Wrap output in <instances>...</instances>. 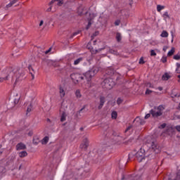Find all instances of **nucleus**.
I'll use <instances>...</instances> for the list:
<instances>
[{"label":"nucleus","mask_w":180,"mask_h":180,"mask_svg":"<svg viewBox=\"0 0 180 180\" xmlns=\"http://www.w3.org/2000/svg\"><path fill=\"white\" fill-rule=\"evenodd\" d=\"M117 103L118 105H120V103H122V99L121 98H118L117 101Z\"/></svg>","instance_id":"nucleus-41"},{"label":"nucleus","mask_w":180,"mask_h":180,"mask_svg":"<svg viewBox=\"0 0 180 180\" xmlns=\"http://www.w3.org/2000/svg\"><path fill=\"white\" fill-rule=\"evenodd\" d=\"M162 112H164V106L162 105L155 107L153 109L150 110V113L152 115L153 117H158L162 116Z\"/></svg>","instance_id":"nucleus-3"},{"label":"nucleus","mask_w":180,"mask_h":180,"mask_svg":"<svg viewBox=\"0 0 180 180\" xmlns=\"http://www.w3.org/2000/svg\"><path fill=\"white\" fill-rule=\"evenodd\" d=\"M77 35V33L75 34V36Z\"/></svg>","instance_id":"nucleus-60"},{"label":"nucleus","mask_w":180,"mask_h":180,"mask_svg":"<svg viewBox=\"0 0 180 180\" xmlns=\"http://www.w3.org/2000/svg\"><path fill=\"white\" fill-rule=\"evenodd\" d=\"M178 78H179V82H180V75H178Z\"/></svg>","instance_id":"nucleus-57"},{"label":"nucleus","mask_w":180,"mask_h":180,"mask_svg":"<svg viewBox=\"0 0 180 180\" xmlns=\"http://www.w3.org/2000/svg\"><path fill=\"white\" fill-rule=\"evenodd\" d=\"M146 146L148 147L150 151H153V153H155V154H158V153H160V146H158L157 142L154 141L153 140L150 141V142H147Z\"/></svg>","instance_id":"nucleus-4"},{"label":"nucleus","mask_w":180,"mask_h":180,"mask_svg":"<svg viewBox=\"0 0 180 180\" xmlns=\"http://www.w3.org/2000/svg\"><path fill=\"white\" fill-rule=\"evenodd\" d=\"M15 148L17 151H20V150H26V145L23 143H19L16 145Z\"/></svg>","instance_id":"nucleus-11"},{"label":"nucleus","mask_w":180,"mask_h":180,"mask_svg":"<svg viewBox=\"0 0 180 180\" xmlns=\"http://www.w3.org/2000/svg\"><path fill=\"white\" fill-rule=\"evenodd\" d=\"M101 85L104 89H112L115 86V82H113V79L108 78L103 80Z\"/></svg>","instance_id":"nucleus-5"},{"label":"nucleus","mask_w":180,"mask_h":180,"mask_svg":"<svg viewBox=\"0 0 180 180\" xmlns=\"http://www.w3.org/2000/svg\"><path fill=\"white\" fill-rule=\"evenodd\" d=\"M165 6H161V5H158L157 6V11L158 12H160L162 11V9H165Z\"/></svg>","instance_id":"nucleus-29"},{"label":"nucleus","mask_w":180,"mask_h":180,"mask_svg":"<svg viewBox=\"0 0 180 180\" xmlns=\"http://www.w3.org/2000/svg\"><path fill=\"white\" fill-rule=\"evenodd\" d=\"M175 129H176V130H177V131H179V132H180V125H176V126L175 127Z\"/></svg>","instance_id":"nucleus-40"},{"label":"nucleus","mask_w":180,"mask_h":180,"mask_svg":"<svg viewBox=\"0 0 180 180\" xmlns=\"http://www.w3.org/2000/svg\"><path fill=\"white\" fill-rule=\"evenodd\" d=\"M53 4H55L56 5H58V6H61L63 5V1H60V0H52L49 3V6H51V5H53Z\"/></svg>","instance_id":"nucleus-13"},{"label":"nucleus","mask_w":180,"mask_h":180,"mask_svg":"<svg viewBox=\"0 0 180 180\" xmlns=\"http://www.w3.org/2000/svg\"><path fill=\"white\" fill-rule=\"evenodd\" d=\"M115 26H119V25H120V20H117L115 22Z\"/></svg>","instance_id":"nucleus-37"},{"label":"nucleus","mask_w":180,"mask_h":180,"mask_svg":"<svg viewBox=\"0 0 180 180\" xmlns=\"http://www.w3.org/2000/svg\"><path fill=\"white\" fill-rule=\"evenodd\" d=\"M46 12H51V6L47 8Z\"/></svg>","instance_id":"nucleus-47"},{"label":"nucleus","mask_w":180,"mask_h":180,"mask_svg":"<svg viewBox=\"0 0 180 180\" xmlns=\"http://www.w3.org/2000/svg\"><path fill=\"white\" fill-rule=\"evenodd\" d=\"M135 122H137L138 123H139V124H144V123H146V122L144 121V120L141 119L140 117H137L135 119Z\"/></svg>","instance_id":"nucleus-19"},{"label":"nucleus","mask_w":180,"mask_h":180,"mask_svg":"<svg viewBox=\"0 0 180 180\" xmlns=\"http://www.w3.org/2000/svg\"><path fill=\"white\" fill-rule=\"evenodd\" d=\"M5 74H6V77H0V82L8 81L9 78H13V75H15V85H16L23 79V77H25V70L22 68L14 70L12 68H8L5 70Z\"/></svg>","instance_id":"nucleus-1"},{"label":"nucleus","mask_w":180,"mask_h":180,"mask_svg":"<svg viewBox=\"0 0 180 180\" xmlns=\"http://www.w3.org/2000/svg\"><path fill=\"white\" fill-rule=\"evenodd\" d=\"M129 157H131V154H129Z\"/></svg>","instance_id":"nucleus-59"},{"label":"nucleus","mask_w":180,"mask_h":180,"mask_svg":"<svg viewBox=\"0 0 180 180\" xmlns=\"http://www.w3.org/2000/svg\"><path fill=\"white\" fill-rule=\"evenodd\" d=\"M105 97L101 96L100 97V105L98 106V109H102L103 108V105H105Z\"/></svg>","instance_id":"nucleus-15"},{"label":"nucleus","mask_w":180,"mask_h":180,"mask_svg":"<svg viewBox=\"0 0 180 180\" xmlns=\"http://www.w3.org/2000/svg\"><path fill=\"white\" fill-rule=\"evenodd\" d=\"M58 93L60 98L63 99V98L65 97L67 94V87H65V86L60 85L58 86Z\"/></svg>","instance_id":"nucleus-8"},{"label":"nucleus","mask_w":180,"mask_h":180,"mask_svg":"<svg viewBox=\"0 0 180 180\" xmlns=\"http://www.w3.org/2000/svg\"><path fill=\"white\" fill-rule=\"evenodd\" d=\"M174 53H175V48H172V49L167 53L168 57H171Z\"/></svg>","instance_id":"nucleus-27"},{"label":"nucleus","mask_w":180,"mask_h":180,"mask_svg":"<svg viewBox=\"0 0 180 180\" xmlns=\"http://www.w3.org/2000/svg\"><path fill=\"white\" fill-rule=\"evenodd\" d=\"M84 13H80L79 15H83Z\"/></svg>","instance_id":"nucleus-58"},{"label":"nucleus","mask_w":180,"mask_h":180,"mask_svg":"<svg viewBox=\"0 0 180 180\" xmlns=\"http://www.w3.org/2000/svg\"><path fill=\"white\" fill-rule=\"evenodd\" d=\"M15 103H19V99H15V101H14Z\"/></svg>","instance_id":"nucleus-50"},{"label":"nucleus","mask_w":180,"mask_h":180,"mask_svg":"<svg viewBox=\"0 0 180 180\" xmlns=\"http://www.w3.org/2000/svg\"><path fill=\"white\" fill-rule=\"evenodd\" d=\"M116 40L117 41H122V34L119 32L117 33L116 34Z\"/></svg>","instance_id":"nucleus-26"},{"label":"nucleus","mask_w":180,"mask_h":180,"mask_svg":"<svg viewBox=\"0 0 180 180\" xmlns=\"http://www.w3.org/2000/svg\"><path fill=\"white\" fill-rule=\"evenodd\" d=\"M67 119V113L65 112H63L60 116V122H65Z\"/></svg>","instance_id":"nucleus-18"},{"label":"nucleus","mask_w":180,"mask_h":180,"mask_svg":"<svg viewBox=\"0 0 180 180\" xmlns=\"http://www.w3.org/2000/svg\"><path fill=\"white\" fill-rule=\"evenodd\" d=\"M51 51V48H49V50L45 51V54H49V53H50Z\"/></svg>","instance_id":"nucleus-42"},{"label":"nucleus","mask_w":180,"mask_h":180,"mask_svg":"<svg viewBox=\"0 0 180 180\" xmlns=\"http://www.w3.org/2000/svg\"><path fill=\"white\" fill-rule=\"evenodd\" d=\"M131 129V126L128 127L125 130V132L127 133V131H129V130H130Z\"/></svg>","instance_id":"nucleus-43"},{"label":"nucleus","mask_w":180,"mask_h":180,"mask_svg":"<svg viewBox=\"0 0 180 180\" xmlns=\"http://www.w3.org/2000/svg\"><path fill=\"white\" fill-rule=\"evenodd\" d=\"M30 112H32V104L27 108V112L30 113Z\"/></svg>","instance_id":"nucleus-34"},{"label":"nucleus","mask_w":180,"mask_h":180,"mask_svg":"<svg viewBox=\"0 0 180 180\" xmlns=\"http://www.w3.org/2000/svg\"><path fill=\"white\" fill-rule=\"evenodd\" d=\"M70 77L75 84H78V82H81L84 79V75L79 73H72Z\"/></svg>","instance_id":"nucleus-6"},{"label":"nucleus","mask_w":180,"mask_h":180,"mask_svg":"<svg viewBox=\"0 0 180 180\" xmlns=\"http://www.w3.org/2000/svg\"><path fill=\"white\" fill-rule=\"evenodd\" d=\"M158 89L159 91H162V87L159 86V87L158 88Z\"/></svg>","instance_id":"nucleus-52"},{"label":"nucleus","mask_w":180,"mask_h":180,"mask_svg":"<svg viewBox=\"0 0 180 180\" xmlns=\"http://www.w3.org/2000/svg\"><path fill=\"white\" fill-rule=\"evenodd\" d=\"M146 88H154V85H153L151 83L148 82L146 84Z\"/></svg>","instance_id":"nucleus-33"},{"label":"nucleus","mask_w":180,"mask_h":180,"mask_svg":"<svg viewBox=\"0 0 180 180\" xmlns=\"http://www.w3.org/2000/svg\"><path fill=\"white\" fill-rule=\"evenodd\" d=\"M111 117L112 119H117V112L116 111H113L111 113Z\"/></svg>","instance_id":"nucleus-30"},{"label":"nucleus","mask_w":180,"mask_h":180,"mask_svg":"<svg viewBox=\"0 0 180 180\" xmlns=\"http://www.w3.org/2000/svg\"><path fill=\"white\" fill-rule=\"evenodd\" d=\"M93 44L94 46H96V40L94 41Z\"/></svg>","instance_id":"nucleus-53"},{"label":"nucleus","mask_w":180,"mask_h":180,"mask_svg":"<svg viewBox=\"0 0 180 180\" xmlns=\"http://www.w3.org/2000/svg\"><path fill=\"white\" fill-rule=\"evenodd\" d=\"M98 68L94 67L91 68L90 70L83 74L84 78H86L87 82H91L92 78H94V77H95V75L98 74Z\"/></svg>","instance_id":"nucleus-2"},{"label":"nucleus","mask_w":180,"mask_h":180,"mask_svg":"<svg viewBox=\"0 0 180 180\" xmlns=\"http://www.w3.org/2000/svg\"><path fill=\"white\" fill-rule=\"evenodd\" d=\"M47 143H49V136H45L42 141H41V143L42 144H47Z\"/></svg>","instance_id":"nucleus-28"},{"label":"nucleus","mask_w":180,"mask_h":180,"mask_svg":"<svg viewBox=\"0 0 180 180\" xmlns=\"http://www.w3.org/2000/svg\"><path fill=\"white\" fill-rule=\"evenodd\" d=\"M145 154H146V150L144 149L141 148L136 153V158L139 162H141L145 158Z\"/></svg>","instance_id":"nucleus-7"},{"label":"nucleus","mask_w":180,"mask_h":180,"mask_svg":"<svg viewBox=\"0 0 180 180\" xmlns=\"http://www.w3.org/2000/svg\"><path fill=\"white\" fill-rule=\"evenodd\" d=\"M174 60H180V55H174L173 57Z\"/></svg>","instance_id":"nucleus-35"},{"label":"nucleus","mask_w":180,"mask_h":180,"mask_svg":"<svg viewBox=\"0 0 180 180\" xmlns=\"http://www.w3.org/2000/svg\"><path fill=\"white\" fill-rule=\"evenodd\" d=\"M82 110H84V108H82L79 111V113H81L82 112Z\"/></svg>","instance_id":"nucleus-54"},{"label":"nucleus","mask_w":180,"mask_h":180,"mask_svg":"<svg viewBox=\"0 0 180 180\" xmlns=\"http://www.w3.org/2000/svg\"><path fill=\"white\" fill-rule=\"evenodd\" d=\"M155 56H157V53H155V50L151 49L150 50V56L155 57Z\"/></svg>","instance_id":"nucleus-31"},{"label":"nucleus","mask_w":180,"mask_h":180,"mask_svg":"<svg viewBox=\"0 0 180 180\" xmlns=\"http://www.w3.org/2000/svg\"><path fill=\"white\" fill-rule=\"evenodd\" d=\"M162 62L167 63V58H162Z\"/></svg>","instance_id":"nucleus-44"},{"label":"nucleus","mask_w":180,"mask_h":180,"mask_svg":"<svg viewBox=\"0 0 180 180\" xmlns=\"http://www.w3.org/2000/svg\"><path fill=\"white\" fill-rule=\"evenodd\" d=\"M165 126H166L165 124H162L161 125L162 129H164V128L165 127Z\"/></svg>","instance_id":"nucleus-51"},{"label":"nucleus","mask_w":180,"mask_h":180,"mask_svg":"<svg viewBox=\"0 0 180 180\" xmlns=\"http://www.w3.org/2000/svg\"><path fill=\"white\" fill-rule=\"evenodd\" d=\"M28 70L30 71V74L31 75L32 79H34V74H36V71H34V69H33L31 65L28 66Z\"/></svg>","instance_id":"nucleus-14"},{"label":"nucleus","mask_w":180,"mask_h":180,"mask_svg":"<svg viewBox=\"0 0 180 180\" xmlns=\"http://www.w3.org/2000/svg\"><path fill=\"white\" fill-rule=\"evenodd\" d=\"M174 133H175V128H174L172 127H169L166 130V134H168V136H172V134H174Z\"/></svg>","instance_id":"nucleus-12"},{"label":"nucleus","mask_w":180,"mask_h":180,"mask_svg":"<svg viewBox=\"0 0 180 180\" xmlns=\"http://www.w3.org/2000/svg\"><path fill=\"white\" fill-rule=\"evenodd\" d=\"M84 61V58H79L74 61V65H78L79 63H82Z\"/></svg>","instance_id":"nucleus-17"},{"label":"nucleus","mask_w":180,"mask_h":180,"mask_svg":"<svg viewBox=\"0 0 180 180\" xmlns=\"http://www.w3.org/2000/svg\"><path fill=\"white\" fill-rule=\"evenodd\" d=\"M110 53H112V54H117V52H116L113 50H110Z\"/></svg>","instance_id":"nucleus-46"},{"label":"nucleus","mask_w":180,"mask_h":180,"mask_svg":"<svg viewBox=\"0 0 180 180\" xmlns=\"http://www.w3.org/2000/svg\"><path fill=\"white\" fill-rule=\"evenodd\" d=\"M169 78H171V76L168 73H165L162 77L163 81H168Z\"/></svg>","instance_id":"nucleus-21"},{"label":"nucleus","mask_w":180,"mask_h":180,"mask_svg":"<svg viewBox=\"0 0 180 180\" xmlns=\"http://www.w3.org/2000/svg\"><path fill=\"white\" fill-rule=\"evenodd\" d=\"M18 155L20 158H25V157H27V152H26L25 150L21 151L18 153Z\"/></svg>","instance_id":"nucleus-16"},{"label":"nucleus","mask_w":180,"mask_h":180,"mask_svg":"<svg viewBox=\"0 0 180 180\" xmlns=\"http://www.w3.org/2000/svg\"><path fill=\"white\" fill-rule=\"evenodd\" d=\"M144 59H143V58H141L139 60V64H144Z\"/></svg>","instance_id":"nucleus-38"},{"label":"nucleus","mask_w":180,"mask_h":180,"mask_svg":"<svg viewBox=\"0 0 180 180\" xmlns=\"http://www.w3.org/2000/svg\"><path fill=\"white\" fill-rule=\"evenodd\" d=\"M62 105L64 106V105H65V101H63V102L62 103Z\"/></svg>","instance_id":"nucleus-55"},{"label":"nucleus","mask_w":180,"mask_h":180,"mask_svg":"<svg viewBox=\"0 0 180 180\" xmlns=\"http://www.w3.org/2000/svg\"><path fill=\"white\" fill-rule=\"evenodd\" d=\"M160 36L162 37H168L169 36V34H168V32H167L166 30H163L160 34Z\"/></svg>","instance_id":"nucleus-25"},{"label":"nucleus","mask_w":180,"mask_h":180,"mask_svg":"<svg viewBox=\"0 0 180 180\" xmlns=\"http://www.w3.org/2000/svg\"><path fill=\"white\" fill-rule=\"evenodd\" d=\"M96 16H98V15L96 13H90L89 15V18H88V25L86 27V29H89V27H91V25H92V20H94L95 19V18H96Z\"/></svg>","instance_id":"nucleus-9"},{"label":"nucleus","mask_w":180,"mask_h":180,"mask_svg":"<svg viewBox=\"0 0 180 180\" xmlns=\"http://www.w3.org/2000/svg\"><path fill=\"white\" fill-rule=\"evenodd\" d=\"M153 93V91L147 89L146 91V95H150V94H152Z\"/></svg>","instance_id":"nucleus-36"},{"label":"nucleus","mask_w":180,"mask_h":180,"mask_svg":"<svg viewBox=\"0 0 180 180\" xmlns=\"http://www.w3.org/2000/svg\"><path fill=\"white\" fill-rule=\"evenodd\" d=\"M43 23H44V22L43 20H41L39 23V26H43Z\"/></svg>","instance_id":"nucleus-49"},{"label":"nucleus","mask_w":180,"mask_h":180,"mask_svg":"<svg viewBox=\"0 0 180 180\" xmlns=\"http://www.w3.org/2000/svg\"><path fill=\"white\" fill-rule=\"evenodd\" d=\"M88 146H89V141L86 138L83 139V142L80 144V148H82V150H86L88 148Z\"/></svg>","instance_id":"nucleus-10"},{"label":"nucleus","mask_w":180,"mask_h":180,"mask_svg":"<svg viewBox=\"0 0 180 180\" xmlns=\"http://www.w3.org/2000/svg\"><path fill=\"white\" fill-rule=\"evenodd\" d=\"M171 34H172V42L174 41V32H171Z\"/></svg>","instance_id":"nucleus-45"},{"label":"nucleus","mask_w":180,"mask_h":180,"mask_svg":"<svg viewBox=\"0 0 180 180\" xmlns=\"http://www.w3.org/2000/svg\"><path fill=\"white\" fill-rule=\"evenodd\" d=\"M150 116H151V113H148V114H146V116H145V119H148L150 117Z\"/></svg>","instance_id":"nucleus-39"},{"label":"nucleus","mask_w":180,"mask_h":180,"mask_svg":"<svg viewBox=\"0 0 180 180\" xmlns=\"http://www.w3.org/2000/svg\"><path fill=\"white\" fill-rule=\"evenodd\" d=\"M40 143V139H39L38 137H34L33 139V144H35V146H37Z\"/></svg>","instance_id":"nucleus-24"},{"label":"nucleus","mask_w":180,"mask_h":180,"mask_svg":"<svg viewBox=\"0 0 180 180\" xmlns=\"http://www.w3.org/2000/svg\"><path fill=\"white\" fill-rule=\"evenodd\" d=\"M75 96L76 98H79L82 97V95L81 94V91L79 89L76 90L75 91Z\"/></svg>","instance_id":"nucleus-22"},{"label":"nucleus","mask_w":180,"mask_h":180,"mask_svg":"<svg viewBox=\"0 0 180 180\" xmlns=\"http://www.w3.org/2000/svg\"><path fill=\"white\" fill-rule=\"evenodd\" d=\"M176 72H177V74H180V64L179 63H176Z\"/></svg>","instance_id":"nucleus-32"},{"label":"nucleus","mask_w":180,"mask_h":180,"mask_svg":"<svg viewBox=\"0 0 180 180\" xmlns=\"http://www.w3.org/2000/svg\"><path fill=\"white\" fill-rule=\"evenodd\" d=\"M163 51H167V49L166 48H163Z\"/></svg>","instance_id":"nucleus-56"},{"label":"nucleus","mask_w":180,"mask_h":180,"mask_svg":"<svg viewBox=\"0 0 180 180\" xmlns=\"http://www.w3.org/2000/svg\"><path fill=\"white\" fill-rule=\"evenodd\" d=\"M18 2V0H12L7 6L6 8H11L13 5H15Z\"/></svg>","instance_id":"nucleus-23"},{"label":"nucleus","mask_w":180,"mask_h":180,"mask_svg":"<svg viewBox=\"0 0 180 180\" xmlns=\"http://www.w3.org/2000/svg\"><path fill=\"white\" fill-rule=\"evenodd\" d=\"M162 18L164 19V20H165V22H167V19H169V14H168L167 11H165L163 15H162Z\"/></svg>","instance_id":"nucleus-20"},{"label":"nucleus","mask_w":180,"mask_h":180,"mask_svg":"<svg viewBox=\"0 0 180 180\" xmlns=\"http://www.w3.org/2000/svg\"><path fill=\"white\" fill-rule=\"evenodd\" d=\"M91 43H89L88 44H87V49H89V50H91Z\"/></svg>","instance_id":"nucleus-48"}]
</instances>
